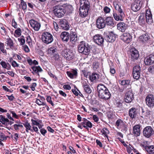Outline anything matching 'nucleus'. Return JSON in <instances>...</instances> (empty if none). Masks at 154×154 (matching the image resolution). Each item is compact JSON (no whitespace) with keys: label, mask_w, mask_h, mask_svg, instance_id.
Listing matches in <instances>:
<instances>
[{"label":"nucleus","mask_w":154,"mask_h":154,"mask_svg":"<svg viewBox=\"0 0 154 154\" xmlns=\"http://www.w3.org/2000/svg\"><path fill=\"white\" fill-rule=\"evenodd\" d=\"M97 90L99 97L104 100L109 99L111 94L108 89L103 84H99L97 86Z\"/></svg>","instance_id":"nucleus-1"},{"label":"nucleus","mask_w":154,"mask_h":154,"mask_svg":"<svg viewBox=\"0 0 154 154\" xmlns=\"http://www.w3.org/2000/svg\"><path fill=\"white\" fill-rule=\"evenodd\" d=\"M79 15L82 17H86L88 14L89 8V3L86 0H80Z\"/></svg>","instance_id":"nucleus-2"},{"label":"nucleus","mask_w":154,"mask_h":154,"mask_svg":"<svg viewBox=\"0 0 154 154\" xmlns=\"http://www.w3.org/2000/svg\"><path fill=\"white\" fill-rule=\"evenodd\" d=\"M114 5L116 9L118 11L119 14L118 15L116 13L113 14V16L114 19L117 21L123 20V18L125 16L124 13L121 8V6L116 2L114 3Z\"/></svg>","instance_id":"nucleus-3"},{"label":"nucleus","mask_w":154,"mask_h":154,"mask_svg":"<svg viewBox=\"0 0 154 154\" xmlns=\"http://www.w3.org/2000/svg\"><path fill=\"white\" fill-rule=\"evenodd\" d=\"M78 51L80 53L87 55L90 53V48L88 44L82 41L80 42L78 46Z\"/></svg>","instance_id":"nucleus-4"},{"label":"nucleus","mask_w":154,"mask_h":154,"mask_svg":"<svg viewBox=\"0 0 154 154\" xmlns=\"http://www.w3.org/2000/svg\"><path fill=\"white\" fill-rule=\"evenodd\" d=\"M42 39L43 42L47 44L51 43L53 40L52 35L47 32H45L42 33Z\"/></svg>","instance_id":"nucleus-5"},{"label":"nucleus","mask_w":154,"mask_h":154,"mask_svg":"<svg viewBox=\"0 0 154 154\" xmlns=\"http://www.w3.org/2000/svg\"><path fill=\"white\" fill-rule=\"evenodd\" d=\"M53 11L55 16L58 17H63L65 13V11L62 5L55 6L54 8Z\"/></svg>","instance_id":"nucleus-6"},{"label":"nucleus","mask_w":154,"mask_h":154,"mask_svg":"<svg viewBox=\"0 0 154 154\" xmlns=\"http://www.w3.org/2000/svg\"><path fill=\"white\" fill-rule=\"evenodd\" d=\"M62 54L66 59L69 60L72 59L74 57V52L69 49H64L62 52Z\"/></svg>","instance_id":"nucleus-7"},{"label":"nucleus","mask_w":154,"mask_h":154,"mask_svg":"<svg viewBox=\"0 0 154 154\" xmlns=\"http://www.w3.org/2000/svg\"><path fill=\"white\" fill-rule=\"evenodd\" d=\"M134 96L131 90H127L125 94L124 100L126 103H131L134 99Z\"/></svg>","instance_id":"nucleus-8"},{"label":"nucleus","mask_w":154,"mask_h":154,"mask_svg":"<svg viewBox=\"0 0 154 154\" xmlns=\"http://www.w3.org/2000/svg\"><path fill=\"white\" fill-rule=\"evenodd\" d=\"M154 133V131L152 128L149 126H146L143 130V135L147 138L149 137Z\"/></svg>","instance_id":"nucleus-9"},{"label":"nucleus","mask_w":154,"mask_h":154,"mask_svg":"<svg viewBox=\"0 0 154 154\" xmlns=\"http://www.w3.org/2000/svg\"><path fill=\"white\" fill-rule=\"evenodd\" d=\"M141 3L140 0H135L131 5V10L135 12L139 11L141 6Z\"/></svg>","instance_id":"nucleus-10"},{"label":"nucleus","mask_w":154,"mask_h":154,"mask_svg":"<svg viewBox=\"0 0 154 154\" xmlns=\"http://www.w3.org/2000/svg\"><path fill=\"white\" fill-rule=\"evenodd\" d=\"M146 105L150 107H153L154 106V97L152 94H149L146 98Z\"/></svg>","instance_id":"nucleus-11"},{"label":"nucleus","mask_w":154,"mask_h":154,"mask_svg":"<svg viewBox=\"0 0 154 154\" xmlns=\"http://www.w3.org/2000/svg\"><path fill=\"white\" fill-rule=\"evenodd\" d=\"M104 35L105 40L109 42H113L115 40L116 36L112 32H110L108 34L104 33Z\"/></svg>","instance_id":"nucleus-12"},{"label":"nucleus","mask_w":154,"mask_h":154,"mask_svg":"<svg viewBox=\"0 0 154 154\" xmlns=\"http://www.w3.org/2000/svg\"><path fill=\"white\" fill-rule=\"evenodd\" d=\"M96 26L99 29L105 27L106 25L104 19L101 17H99L97 20Z\"/></svg>","instance_id":"nucleus-13"},{"label":"nucleus","mask_w":154,"mask_h":154,"mask_svg":"<svg viewBox=\"0 0 154 154\" xmlns=\"http://www.w3.org/2000/svg\"><path fill=\"white\" fill-rule=\"evenodd\" d=\"M132 38L130 34L128 33H125L121 36V39L127 43H129L131 42Z\"/></svg>","instance_id":"nucleus-14"},{"label":"nucleus","mask_w":154,"mask_h":154,"mask_svg":"<svg viewBox=\"0 0 154 154\" xmlns=\"http://www.w3.org/2000/svg\"><path fill=\"white\" fill-rule=\"evenodd\" d=\"M94 42L99 45H101L104 42V39L103 36L100 34H97L93 37Z\"/></svg>","instance_id":"nucleus-15"},{"label":"nucleus","mask_w":154,"mask_h":154,"mask_svg":"<svg viewBox=\"0 0 154 154\" xmlns=\"http://www.w3.org/2000/svg\"><path fill=\"white\" fill-rule=\"evenodd\" d=\"M29 23L31 26L35 31H38L41 25L40 23L34 20H32L29 21Z\"/></svg>","instance_id":"nucleus-16"},{"label":"nucleus","mask_w":154,"mask_h":154,"mask_svg":"<svg viewBox=\"0 0 154 154\" xmlns=\"http://www.w3.org/2000/svg\"><path fill=\"white\" fill-rule=\"evenodd\" d=\"M145 17L146 22L149 24H151L153 23L152 16L151 11L147 10L146 11Z\"/></svg>","instance_id":"nucleus-17"},{"label":"nucleus","mask_w":154,"mask_h":154,"mask_svg":"<svg viewBox=\"0 0 154 154\" xmlns=\"http://www.w3.org/2000/svg\"><path fill=\"white\" fill-rule=\"evenodd\" d=\"M137 114V109L135 108L132 107L129 109V116L132 119L135 118Z\"/></svg>","instance_id":"nucleus-18"},{"label":"nucleus","mask_w":154,"mask_h":154,"mask_svg":"<svg viewBox=\"0 0 154 154\" xmlns=\"http://www.w3.org/2000/svg\"><path fill=\"white\" fill-rule=\"evenodd\" d=\"M144 63L146 65H149L154 63V55H151L144 60Z\"/></svg>","instance_id":"nucleus-19"},{"label":"nucleus","mask_w":154,"mask_h":154,"mask_svg":"<svg viewBox=\"0 0 154 154\" xmlns=\"http://www.w3.org/2000/svg\"><path fill=\"white\" fill-rule=\"evenodd\" d=\"M60 26L62 29L65 30H68L69 27L68 21L65 19H61L60 21Z\"/></svg>","instance_id":"nucleus-20"},{"label":"nucleus","mask_w":154,"mask_h":154,"mask_svg":"<svg viewBox=\"0 0 154 154\" xmlns=\"http://www.w3.org/2000/svg\"><path fill=\"white\" fill-rule=\"evenodd\" d=\"M131 59L133 60H137L139 56L138 51L135 49H132L131 50Z\"/></svg>","instance_id":"nucleus-21"},{"label":"nucleus","mask_w":154,"mask_h":154,"mask_svg":"<svg viewBox=\"0 0 154 154\" xmlns=\"http://www.w3.org/2000/svg\"><path fill=\"white\" fill-rule=\"evenodd\" d=\"M105 25L113 26L114 25L113 19L112 17H106L104 19Z\"/></svg>","instance_id":"nucleus-22"},{"label":"nucleus","mask_w":154,"mask_h":154,"mask_svg":"<svg viewBox=\"0 0 154 154\" xmlns=\"http://www.w3.org/2000/svg\"><path fill=\"white\" fill-rule=\"evenodd\" d=\"M117 29L122 32L125 31L127 28V25L124 22H120L118 23L117 25Z\"/></svg>","instance_id":"nucleus-23"},{"label":"nucleus","mask_w":154,"mask_h":154,"mask_svg":"<svg viewBox=\"0 0 154 154\" xmlns=\"http://www.w3.org/2000/svg\"><path fill=\"white\" fill-rule=\"evenodd\" d=\"M60 37L63 42H67L69 38V33L66 32H63L61 33Z\"/></svg>","instance_id":"nucleus-24"},{"label":"nucleus","mask_w":154,"mask_h":154,"mask_svg":"<svg viewBox=\"0 0 154 154\" xmlns=\"http://www.w3.org/2000/svg\"><path fill=\"white\" fill-rule=\"evenodd\" d=\"M85 81V83H83V86L85 90V91L87 93L90 94L92 91V90L91 88L90 87L88 84V81Z\"/></svg>","instance_id":"nucleus-25"},{"label":"nucleus","mask_w":154,"mask_h":154,"mask_svg":"<svg viewBox=\"0 0 154 154\" xmlns=\"http://www.w3.org/2000/svg\"><path fill=\"white\" fill-rule=\"evenodd\" d=\"M140 127L138 125H135L133 128V133L136 136H139L140 134Z\"/></svg>","instance_id":"nucleus-26"},{"label":"nucleus","mask_w":154,"mask_h":154,"mask_svg":"<svg viewBox=\"0 0 154 154\" xmlns=\"http://www.w3.org/2000/svg\"><path fill=\"white\" fill-rule=\"evenodd\" d=\"M78 37L76 33L75 32L71 33L70 35V42L74 44L77 40Z\"/></svg>","instance_id":"nucleus-27"},{"label":"nucleus","mask_w":154,"mask_h":154,"mask_svg":"<svg viewBox=\"0 0 154 154\" xmlns=\"http://www.w3.org/2000/svg\"><path fill=\"white\" fill-rule=\"evenodd\" d=\"M5 43L7 44V46H9L10 48L13 49L14 48V43L13 40L9 37H8L6 39Z\"/></svg>","instance_id":"nucleus-28"},{"label":"nucleus","mask_w":154,"mask_h":154,"mask_svg":"<svg viewBox=\"0 0 154 154\" xmlns=\"http://www.w3.org/2000/svg\"><path fill=\"white\" fill-rule=\"evenodd\" d=\"M150 38L149 34L147 33L143 34L139 38L140 41L142 42L147 41Z\"/></svg>","instance_id":"nucleus-29"},{"label":"nucleus","mask_w":154,"mask_h":154,"mask_svg":"<svg viewBox=\"0 0 154 154\" xmlns=\"http://www.w3.org/2000/svg\"><path fill=\"white\" fill-rule=\"evenodd\" d=\"M62 6L65 11V13L66 12H70L72 10V6L67 4H64Z\"/></svg>","instance_id":"nucleus-30"},{"label":"nucleus","mask_w":154,"mask_h":154,"mask_svg":"<svg viewBox=\"0 0 154 154\" xmlns=\"http://www.w3.org/2000/svg\"><path fill=\"white\" fill-rule=\"evenodd\" d=\"M0 122L5 125H9V120L2 115H0Z\"/></svg>","instance_id":"nucleus-31"},{"label":"nucleus","mask_w":154,"mask_h":154,"mask_svg":"<svg viewBox=\"0 0 154 154\" xmlns=\"http://www.w3.org/2000/svg\"><path fill=\"white\" fill-rule=\"evenodd\" d=\"M66 73L68 76L72 79L75 77L77 74V72L75 70H72L71 72L67 71Z\"/></svg>","instance_id":"nucleus-32"},{"label":"nucleus","mask_w":154,"mask_h":154,"mask_svg":"<svg viewBox=\"0 0 154 154\" xmlns=\"http://www.w3.org/2000/svg\"><path fill=\"white\" fill-rule=\"evenodd\" d=\"M125 124L123 120L120 119H118L116 122V125L118 128H120L125 125Z\"/></svg>","instance_id":"nucleus-33"},{"label":"nucleus","mask_w":154,"mask_h":154,"mask_svg":"<svg viewBox=\"0 0 154 154\" xmlns=\"http://www.w3.org/2000/svg\"><path fill=\"white\" fill-rule=\"evenodd\" d=\"M32 69L34 72H32V73L33 74L37 73L38 75H39V74L38 72H41L42 71V68L39 66H34L32 67Z\"/></svg>","instance_id":"nucleus-34"},{"label":"nucleus","mask_w":154,"mask_h":154,"mask_svg":"<svg viewBox=\"0 0 154 154\" xmlns=\"http://www.w3.org/2000/svg\"><path fill=\"white\" fill-rule=\"evenodd\" d=\"M90 80L91 81L95 80L98 79V75L95 73H93L89 76Z\"/></svg>","instance_id":"nucleus-35"},{"label":"nucleus","mask_w":154,"mask_h":154,"mask_svg":"<svg viewBox=\"0 0 154 154\" xmlns=\"http://www.w3.org/2000/svg\"><path fill=\"white\" fill-rule=\"evenodd\" d=\"M23 125L26 128V131L27 132H29V130H30L31 131H33V130L31 129V126L30 123L27 121L23 123Z\"/></svg>","instance_id":"nucleus-36"},{"label":"nucleus","mask_w":154,"mask_h":154,"mask_svg":"<svg viewBox=\"0 0 154 154\" xmlns=\"http://www.w3.org/2000/svg\"><path fill=\"white\" fill-rule=\"evenodd\" d=\"M0 64L3 68L6 69L8 70H9L10 69L11 66L8 63L6 64L5 62L2 61L0 62Z\"/></svg>","instance_id":"nucleus-37"},{"label":"nucleus","mask_w":154,"mask_h":154,"mask_svg":"<svg viewBox=\"0 0 154 154\" xmlns=\"http://www.w3.org/2000/svg\"><path fill=\"white\" fill-rule=\"evenodd\" d=\"M147 151L149 154H154V147L153 146H148Z\"/></svg>","instance_id":"nucleus-38"},{"label":"nucleus","mask_w":154,"mask_h":154,"mask_svg":"<svg viewBox=\"0 0 154 154\" xmlns=\"http://www.w3.org/2000/svg\"><path fill=\"white\" fill-rule=\"evenodd\" d=\"M83 122L81 123V125L83 126L85 128H87V126H86L89 121L87 119L84 118L82 120Z\"/></svg>","instance_id":"nucleus-39"},{"label":"nucleus","mask_w":154,"mask_h":154,"mask_svg":"<svg viewBox=\"0 0 154 154\" xmlns=\"http://www.w3.org/2000/svg\"><path fill=\"white\" fill-rule=\"evenodd\" d=\"M6 138L5 136V135L2 133H0V144L3 145V143L2 141L4 140L5 139H6Z\"/></svg>","instance_id":"nucleus-40"},{"label":"nucleus","mask_w":154,"mask_h":154,"mask_svg":"<svg viewBox=\"0 0 154 154\" xmlns=\"http://www.w3.org/2000/svg\"><path fill=\"white\" fill-rule=\"evenodd\" d=\"M21 3L22 5V8L23 10L26 9V4L25 2H24L23 0H20Z\"/></svg>","instance_id":"nucleus-41"},{"label":"nucleus","mask_w":154,"mask_h":154,"mask_svg":"<svg viewBox=\"0 0 154 154\" xmlns=\"http://www.w3.org/2000/svg\"><path fill=\"white\" fill-rule=\"evenodd\" d=\"M139 22L140 23H145L144 16L141 15L139 17Z\"/></svg>","instance_id":"nucleus-42"},{"label":"nucleus","mask_w":154,"mask_h":154,"mask_svg":"<svg viewBox=\"0 0 154 154\" xmlns=\"http://www.w3.org/2000/svg\"><path fill=\"white\" fill-rule=\"evenodd\" d=\"M133 78L136 79H139L140 76V73H133Z\"/></svg>","instance_id":"nucleus-43"},{"label":"nucleus","mask_w":154,"mask_h":154,"mask_svg":"<svg viewBox=\"0 0 154 154\" xmlns=\"http://www.w3.org/2000/svg\"><path fill=\"white\" fill-rule=\"evenodd\" d=\"M1 29L2 30H0V32L1 34L3 35H6L7 34V32L6 31L5 28L4 27H2Z\"/></svg>","instance_id":"nucleus-44"},{"label":"nucleus","mask_w":154,"mask_h":154,"mask_svg":"<svg viewBox=\"0 0 154 154\" xmlns=\"http://www.w3.org/2000/svg\"><path fill=\"white\" fill-rule=\"evenodd\" d=\"M35 103L39 106H44V105H45V103L42 102V101H41L40 100L38 99H36V100L35 101Z\"/></svg>","instance_id":"nucleus-45"},{"label":"nucleus","mask_w":154,"mask_h":154,"mask_svg":"<svg viewBox=\"0 0 154 154\" xmlns=\"http://www.w3.org/2000/svg\"><path fill=\"white\" fill-rule=\"evenodd\" d=\"M102 134L105 135V136H106L107 134H108L109 133V131L106 128H104L101 131Z\"/></svg>","instance_id":"nucleus-46"},{"label":"nucleus","mask_w":154,"mask_h":154,"mask_svg":"<svg viewBox=\"0 0 154 154\" xmlns=\"http://www.w3.org/2000/svg\"><path fill=\"white\" fill-rule=\"evenodd\" d=\"M21 30L20 28H18L14 32V33L17 34L18 36H20L21 35Z\"/></svg>","instance_id":"nucleus-47"},{"label":"nucleus","mask_w":154,"mask_h":154,"mask_svg":"<svg viewBox=\"0 0 154 154\" xmlns=\"http://www.w3.org/2000/svg\"><path fill=\"white\" fill-rule=\"evenodd\" d=\"M148 70L150 73L154 74V65L149 66Z\"/></svg>","instance_id":"nucleus-48"},{"label":"nucleus","mask_w":154,"mask_h":154,"mask_svg":"<svg viewBox=\"0 0 154 154\" xmlns=\"http://www.w3.org/2000/svg\"><path fill=\"white\" fill-rule=\"evenodd\" d=\"M47 101L50 103L52 106H54V104L51 100V97L50 96H48L46 99Z\"/></svg>","instance_id":"nucleus-49"},{"label":"nucleus","mask_w":154,"mask_h":154,"mask_svg":"<svg viewBox=\"0 0 154 154\" xmlns=\"http://www.w3.org/2000/svg\"><path fill=\"white\" fill-rule=\"evenodd\" d=\"M26 41L29 45L30 46L32 45L31 40L30 36H27Z\"/></svg>","instance_id":"nucleus-50"},{"label":"nucleus","mask_w":154,"mask_h":154,"mask_svg":"<svg viewBox=\"0 0 154 154\" xmlns=\"http://www.w3.org/2000/svg\"><path fill=\"white\" fill-rule=\"evenodd\" d=\"M31 121L32 122V126H34V125L37 126L39 124V123L36 120H33V119H31Z\"/></svg>","instance_id":"nucleus-51"},{"label":"nucleus","mask_w":154,"mask_h":154,"mask_svg":"<svg viewBox=\"0 0 154 154\" xmlns=\"http://www.w3.org/2000/svg\"><path fill=\"white\" fill-rule=\"evenodd\" d=\"M18 41L20 42V45H24L25 43V40L23 38H18Z\"/></svg>","instance_id":"nucleus-52"},{"label":"nucleus","mask_w":154,"mask_h":154,"mask_svg":"<svg viewBox=\"0 0 154 154\" xmlns=\"http://www.w3.org/2000/svg\"><path fill=\"white\" fill-rule=\"evenodd\" d=\"M37 84L35 83H33L30 85V88L32 91H34L35 89V87H36Z\"/></svg>","instance_id":"nucleus-53"},{"label":"nucleus","mask_w":154,"mask_h":154,"mask_svg":"<svg viewBox=\"0 0 154 154\" xmlns=\"http://www.w3.org/2000/svg\"><path fill=\"white\" fill-rule=\"evenodd\" d=\"M12 66L14 67H18L19 66V65L14 60H13L11 63Z\"/></svg>","instance_id":"nucleus-54"},{"label":"nucleus","mask_w":154,"mask_h":154,"mask_svg":"<svg viewBox=\"0 0 154 154\" xmlns=\"http://www.w3.org/2000/svg\"><path fill=\"white\" fill-rule=\"evenodd\" d=\"M104 12L106 13H108L110 12V9L107 6H105L103 9Z\"/></svg>","instance_id":"nucleus-55"},{"label":"nucleus","mask_w":154,"mask_h":154,"mask_svg":"<svg viewBox=\"0 0 154 154\" xmlns=\"http://www.w3.org/2000/svg\"><path fill=\"white\" fill-rule=\"evenodd\" d=\"M41 133L44 136L45 135V134L47 133V131L44 128L41 129L40 130Z\"/></svg>","instance_id":"nucleus-56"},{"label":"nucleus","mask_w":154,"mask_h":154,"mask_svg":"<svg viewBox=\"0 0 154 154\" xmlns=\"http://www.w3.org/2000/svg\"><path fill=\"white\" fill-rule=\"evenodd\" d=\"M50 51H52V53H54L57 51V49L55 47H51L50 48Z\"/></svg>","instance_id":"nucleus-57"},{"label":"nucleus","mask_w":154,"mask_h":154,"mask_svg":"<svg viewBox=\"0 0 154 154\" xmlns=\"http://www.w3.org/2000/svg\"><path fill=\"white\" fill-rule=\"evenodd\" d=\"M12 26L15 28H17V23L15 21L14 19H13L12 20Z\"/></svg>","instance_id":"nucleus-58"},{"label":"nucleus","mask_w":154,"mask_h":154,"mask_svg":"<svg viewBox=\"0 0 154 154\" xmlns=\"http://www.w3.org/2000/svg\"><path fill=\"white\" fill-rule=\"evenodd\" d=\"M53 24L55 30L57 31H58V30L59 28L58 24L55 22H54Z\"/></svg>","instance_id":"nucleus-59"},{"label":"nucleus","mask_w":154,"mask_h":154,"mask_svg":"<svg viewBox=\"0 0 154 154\" xmlns=\"http://www.w3.org/2000/svg\"><path fill=\"white\" fill-rule=\"evenodd\" d=\"M133 70L135 71V70L140 72V66L139 65H136L133 68Z\"/></svg>","instance_id":"nucleus-60"},{"label":"nucleus","mask_w":154,"mask_h":154,"mask_svg":"<svg viewBox=\"0 0 154 154\" xmlns=\"http://www.w3.org/2000/svg\"><path fill=\"white\" fill-rule=\"evenodd\" d=\"M63 88L64 89L67 90H69L71 88V87L69 85H64L63 86Z\"/></svg>","instance_id":"nucleus-61"},{"label":"nucleus","mask_w":154,"mask_h":154,"mask_svg":"<svg viewBox=\"0 0 154 154\" xmlns=\"http://www.w3.org/2000/svg\"><path fill=\"white\" fill-rule=\"evenodd\" d=\"M11 113L12 114V116L13 117L17 119L18 118V116L17 115V114L15 112H14L13 111H12L11 112Z\"/></svg>","instance_id":"nucleus-62"},{"label":"nucleus","mask_w":154,"mask_h":154,"mask_svg":"<svg viewBox=\"0 0 154 154\" xmlns=\"http://www.w3.org/2000/svg\"><path fill=\"white\" fill-rule=\"evenodd\" d=\"M7 97H8V99L11 101H12L14 98L13 94H11L10 96L7 95Z\"/></svg>","instance_id":"nucleus-63"},{"label":"nucleus","mask_w":154,"mask_h":154,"mask_svg":"<svg viewBox=\"0 0 154 154\" xmlns=\"http://www.w3.org/2000/svg\"><path fill=\"white\" fill-rule=\"evenodd\" d=\"M32 128L33 130L36 132L37 134H39V132H38V128L37 127H35L34 126H32Z\"/></svg>","instance_id":"nucleus-64"}]
</instances>
